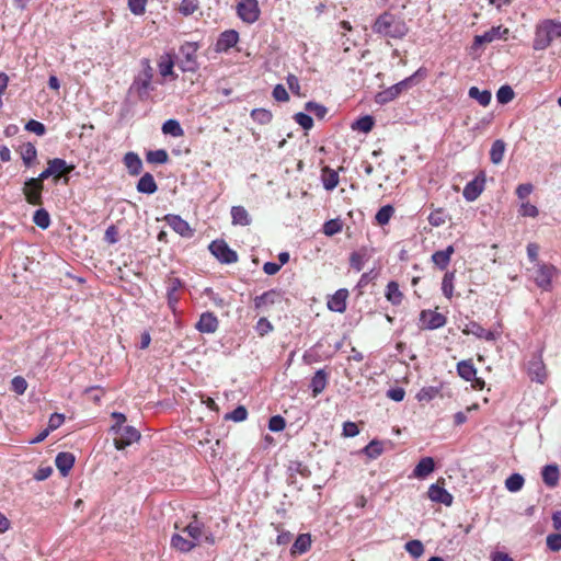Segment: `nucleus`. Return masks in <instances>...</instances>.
I'll list each match as a JSON object with an SVG mask.
<instances>
[{
  "mask_svg": "<svg viewBox=\"0 0 561 561\" xmlns=\"http://www.w3.org/2000/svg\"><path fill=\"white\" fill-rule=\"evenodd\" d=\"M55 463L61 476L66 477L73 467L75 456L71 453H59L56 456Z\"/></svg>",
  "mask_w": 561,
  "mask_h": 561,
  "instance_id": "20",
  "label": "nucleus"
},
{
  "mask_svg": "<svg viewBox=\"0 0 561 561\" xmlns=\"http://www.w3.org/2000/svg\"><path fill=\"white\" fill-rule=\"evenodd\" d=\"M327 385L328 374L323 369L317 370L310 382L312 396L314 398L318 397L325 389Z\"/></svg>",
  "mask_w": 561,
  "mask_h": 561,
  "instance_id": "23",
  "label": "nucleus"
},
{
  "mask_svg": "<svg viewBox=\"0 0 561 561\" xmlns=\"http://www.w3.org/2000/svg\"><path fill=\"white\" fill-rule=\"evenodd\" d=\"M435 462L432 457L422 458L413 470L414 477L424 479L434 471Z\"/></svg>",
  "mask_w": 561,
  "mask_h": 561,
  "instance_id": "24",
  "label": "nucleus"
},
{
  "mask_svg": "<svg viewBox=\"0 0 561 561\" xmlns=\"http://www.w3.org/2000/svg\"><path fill=\"white\" fill-rule=\"evenodd\" d=\"M114 433V446L116 449H124L140 438V433L134 426H112Z\"/></svg>",
  "mask_w": 561,
  "mask_h": 561,
  "instance_id": "3",
  "label": "nucleus"
},
{
  "mask_svg": "<svg viewBox=\"0 0 561 561\" xmlns=\"http://www.w3.org/2000/svg\"><path fill=\"white\" fill-rule=\"evenodd\" d=\"M485 183V174L481 171L472 181L467 183L463 188L462 195L468 202L476 201L483 192Z\"/></svg>",
  "mask_w": 561,
  "mask_h": 561,
  "instance_id": "10",
  "label": "nucleus"
},
{
  "mask_svg": "<svg viewBox=\"0 0 561 561\" xmlns=\"http://www.w3.org/2000/svg\"><path fill=\"white\" fill-rule=\"evenodd\" d=\"M528 374L531 380H536L539 383H543L547 378L546 365L542 360V351L535 354L528 362Z\"/></svg>",
  "mask_w": 561,
  "mask_h": 561,
  "instance_id": "9",
  "label": "nucleus"
},
{
  "mask_svg": "<svg viewBox=\"0 0 561 561\" xmlns=\"http://www.w3.org/2000/svg\"><path fill=\"white\" fill-rule=\"evenodd\" d=\"M404 548L413 558H420L424 553V546L417 539L408 541Z\"/></svg>",
  "mask_w": 561,
  "mask_h": 561,
  "instance_id": "50",
  "label": "nucleus"
},
{
  "mask_svg": "<svg viewBox=\"0 0 561 561\" xmlns=\"http://www.w3.org/2000/svg\"><path fill=\"white\" fill-rule=\"evenodd\" d=\"M394 214V208L391 205L382 206L376 214V221L378 225L383 226L387 225Z\"/></svg>",
  "mask_w": 561,
  "mask_h": 561,
  "instance_id": "48",
  "label": "nucleus"
},
{
  "mask_svg": "<svg viewBox=\"0 0 561 561\" xmlns=\"http://www.w3.org/2000/svg\"><path fill=\"white\" fill-rule=\"evenodd\" d=\"M342 222L339 219H331L324 222L323 232L327 236H333L342 230Z\"/></svg>",
  "mask_w": 561,
  "mask_h": 561,
  "instance_id": "55",
  "label": "nucleus"
},
{
  "mask_svg": "<svg viewBox=\"0 0 561 561\" xmlns=\"http://www.w3.org/2000/svg\"><path fill=\"white\" fill-rule=\"evenodd\" d=\"M542 480L543 482L553 488L558 484L559 481V469L554 465L545 466L542 469Z\"/></svg>",
  "mask_w": 561,
  "mask_h": 561,
  "instance_id": "36",
  "label": "nucleus"
},
{
  "mask_svg": "<svg viewBox=\"0 0 561 561\" xmlns=\"http://www.w3.org/2000/svg\"><path fill=\"white\" fill-rule=\"evenodd\" d=\"M559 37H561V22L545 20L536 28L533 47L536 50L546 49L553 39Z\"/></svg>",
  "mask_w": 561,
  "mask_h": 561,
  "instance_id": "2",
  "label": "nucleus"
},
{
  "mask_svg": "<svg viewBox=\"0 0 561 561\" xmlns=\"http://www.w3.org/2000/svg\"><path fill=\"white\" fill-rule=\"evenodd\" d=\"M33 221L37 227L47 229L50 225V217L48 211L44 208L37 209L34 213Z\"/></svg>",
  "mask_w": 561,
  "mask_h": 561,
  "instance_id": "45",
  "label": "nucleus"
},
{
  "mask_svg": "<svg viewBox=\"0 0 561 561\" xmlns=\"http://www.w3.org/2000/svg\"><path fill=\"white\" fill-rule=\"evenodd\" d=\"M11 388L15 393L23 394L27 389V382L23 377L16 376L11 381Z\"/></svg>",
  "mask_w": 561,
  "mask_h": 561,
  "instance_id": "61",
  "label": "nucleus"
},
{
  "mask_svg": "<svg viewBox=\"0 0 561 561\" xmlns=\"http://www.w3.org/2000/svg\"><path fill=\"white\" fill-rule=\"evenodd\" d=\"M311 547V537L309 534H301L299 535L294 545L291 546L290 553L293 556L295 554H302L307 552Z\"/></svg>",
  "mask_w": 561,
  "mask_h": 561,
  "instance_id": "32",
  "label": "nucleus"
},
{
  "mask_svg": "<svg viewBox=\"0 0 561 561\" xmlns=\"http://www.w3.org/2000/svg\"><path fill=\"white\" fill-rule=\"evenodd\" d=\"M124 164L133 176L139 175L142 171V161L135 152L130 151L124 156Z\"/></svg>",
  "mask_w": 561,
  "mask_h": 561,
  "instance_id": "22",
  "label": "nucleus"
},
{
  "mask_svg": "<svg viewBox=\"0 0 561 561\" xmlns=\"http://www.w3.org/2000/svg\"><path fill=\"white\" fill-rule=\"evenodd\" d=\"M305 107L308 112L313 113L318 118H323L328 113V110L325 106H323L319 103H316V102H311V101L306 103Z\"/></svg>",
  "mask_w": 561,
  "mask_h": 561,
  "instance_id": "57",
  "label": "nucleus"
},
{
  "mask_svg": "<svg viewBox=\"0 0 561 561\" xmlns=\"http://www.w3.org/2000/svg\"><path fill=\"white\" fill-rule=\"evenodd\" d=\"M198 45L196 43L186 42L180 48L181 55L184 57V71H195L197 69L196 51Z\"/></svg>",
  "mask_w": 561,
  "mask_h": 561,
  "instance_id": "12",
  "label": "nucleus"
},
{
  "mask_svg": "<svg viewBox=\"0 0 561 561\" xmlns=\"http://www.w3.org/2000/svg\"><path fill=\"white\" fill-rule=\"evenodd\" d=\"M385 296L393 306H399L403 300V294L399 288V284L394 280L388 283Z\"/></svg>",
  "mask_w": 561,
  "mask_h": 561,
  "instance_id": "31",
  "label": "nucleus"
},
{
  "mask_svg": "<svg viewBox=\"0 0 561 561\" xmlns=\"http://www.w3.org/2000/svg\"><path fill=\"white\" fill-rule=\"evenodd\" d=\"M218 319L213 312H204L201 314L195 328L201 333H214L218 329Z\"/></svg>",
  "mask_w": 561,
  "mask_h": 561,
  "instance_id": "14",
  "label": "nucleus"
},
{
  "mask_svg": "<svg viewBox=\"0 0 561 561\" xmlns=\"http://www.w3.org/2000/svg\"><path fill=\"white\" fill-rule=\"evenodd\" d=\"M462 333L466 335L472 334L479 339H484L486 341L495 340V335L493 332L485 330L474 321L467 323L462 329Z\"/></svg>",
  "mask_w": 561,
  "mask_h": 561,
  "instance_id": "19",
  "label": "nucleus"
},
{
  "mask_svg": "<svg viewBox=\"0 0 561 561\" xmlns=\"http://www.w3.org/2000/svg\"><path fill=\"white\" fill-rule=\"evenodd\" d=\"M248 411L243 405L237 407L232 412L225 415L226 420H232L234 422H242L247 419Z\"/></svg>",
  "mask_w": 561,
  "mask_h": 561,
  "instance_id": "54",
  "label": "nucleus"
},
{
  "mask_svg": "<svg viewBox=\"0 0 561 561\" xmlns=\"http://www.w3.org/2000/svg\"><path fill=\"white\" fill-rule=\"evenodd\" d=\"M137 191L141 194H153L158 190V185L150 173H145L138 181Z\"/></svg>",
  "mask_w": 561,
  "mask_h": 561,
  "instance_id": "27",
  "label": "nucleus"
},
{
  "mask_svg": "<svg viewBox=\"0 0 561 561\" xmlns=\"http://www.w3.org/2000/svg\"><path fill=\"white\" fill-rule=\"evenodd\" d=\"M197 546V542L190 538H184L180 534H174L171 538V547L181 552H190Z\"/></svg>",
  "mask_w": 561,
  "mask_h": 561,
  "instance_id": "26",
  "label": "nucleus"
},
{
  "mask_svg": "<svg viewBox=\"0 0 561 561\" xmlns=\"http://www.w3.org/2000/svg\"><path fill=\"white\" fill-rule=\"evenodd\" d=\"M448 215L445 209L437 208L428 216V222L434 227H439L446 222Z\"/></svg>",
  "mask_w": 561,
  "mask_h": 561,
  "instance_id": "49",
  "label": "nucleus"
},
{
  "mask_svg": "<svg viewBox=\"0 0 561 561\" xmlns=\"http://www.w3.org/2000/svg\"><path fill=\"white\" fill-rule=\"evenodd\" d=\"M506 145L502 139H497L492 144L490 150V159L492 163L499 164L502 162Z\"/></svg>",
  "mask_w": 561,
  "mask_h": 561,
  "instance_id": "37",
  "label": "nucleus"
},
{
  "mask_svg": "<svg viewBox=\"0 0 561 561\" xmlns=\"http://www.w3.org/2000/svg\"><path fill=\"white\" fill-rule=\"evenodd\" d=\"M146 160L149 163H165L169 160V154L164 149L151 150L146 154Z\"/></svg>",
  "mask_w": 561,
  "mask_h": 561,
  "instance_id": "46",
  "label": "nucleus"
},
{
  "mask_svg": "<svg viewBox=\"0 0 561 561\" xmlns=\"http://www.w3.org/2000/svg\"><path fill=\"white\" fill-rule=\"evenodd\" d=\"M147 1L148 0H128V8L136 15L144 14Z\"/></svg>",
  "mask_w": 561,
  "mask_h": 561,
  "instance_id": "63",
  "label": "nucleus"
},
{
  "mask_svg": "<svg viewBox=\"0 0 561 561\" xmlns=\"http://www.w3.org/2000/svg\"><path fill=\"white\" fill-rule=\"evenodd\" d=\"M457 373L462 379L469 381L474 379V376L477 375V369L472 360L468 359L461 360L457 364Z\"/></svg>",
  "mask_w": 561,
  "mask_h": 561,
  "instance_id": "35",
  "label": "nucleus"
},
{
  "mask_svg": "<svg viewBox=\"0 0 561 561\" xmlns=\"http://www.w3.org/2000/svg\"><path fill=\"white\" fill-rule=\"evenodd\" d=\"M471 99L478 101L482 106H488L491 102L492 94L489 90L480 91L477 87H471L468 92Z\"/></svg>",
  "mask_w": 561,
  "mask_h": 561,
  "instance_id": "38",
  "label": "nucleus"
},
{
  "mask_svg": "<svg viewBox=\"0 0 561 561\" xmlns=\"http://www.w3.org/2000/svg\"><path fill=\"white\" fill-rule=\"evenodd\" d=\"M507 33H508L507 28H502V26H493L489 31L484 32L483 34L477 35L474 37V44L482 45V44L491 43L494 39L502 38Z\"/></svg>",
  "mask_w": 561,
  "mask_h": 561,
  "instance_id": "17",
  "label": "nucleus"
},
{
  "mask_svg": "<svg viewBox=\"0 0 561 561\" xmlns=\"http://www.w3.org/2000/svg\"><path fill=\"white\" fill-rule=\"evenodd\" d=\"M348 290L341 288L328 300V308L335 312H344L346 310V299Z\"/></svg>",
  "mask_w": 561,
  "mask_h": 561,
  "instance_id": "16",
  "label": "nucleus"
},
{
  "mask_svg": "<svg viewBox=\"0 0 561 561\" xmlns=\"http://www.w3.org/2000/svg\"><path fill=\"white\" fill-rule=\"evenodd\" d=\"M420 321L422 322V329L435 330L446 324V317L436 311L423 310L420 313Z\"/></svg>",
  "mask_w": 561,
  "mask_h": 561,
  "instance_id": "11",
  "label": "nucleus"
},
{
  "mask_svg": "<svg viewBox=\"0 0 561 561\" xmlns=\"http://www.w3.org/2000/svg\"><path fill=\"white\" fill-rule=\"evenodd\" d=\"M42 191H36V187L28 186L27 181L23 187V193L25 195L26 201L32 205H41L42 204Z\"/></svg>",
  "mask_w": 561,
  "mask_h": 561,
  "instance_id": "41",
  "label": "nucleus"
},
{
  "mask_svg": "<svg viewBox=\"0 0 561 561\" xmlns=\"http://www.w3.org/2000/svg\"><path fill=\"white\" fill-rule=\"evenodd\" d=\"M162 131L165 135H171L173 137H181L183 136V129L180 125V123L175 119H168L162 125Z\"/></svg>",
  "mask_w": 561,
  "mask_h": 561,
  "instance_id": "42",
  "label": "nucleus"
},
{
  "mask_svg": "<svg viewBox=\"0 0 561 561\" xmlns=\"http://www.w3.org/2000/svg\"><path fill=\"white\" fill-rule=\"evenodd\" d=\"M557 272L554 265L537 262L534 280L542 290L549 291L551 289L552 278L556 276Z\"/></svg>",
  "mask_w": 561,
  "mask_h": 561,
  "instance_id": "4",
  "label": "nucleus"
},
{
  "mask_svg": "<svg viewBox=\"0 0 561 561\" xmlns=\"http://www.w3.org/2000/svg\"><path fill=\"white\" fill-rule=\"evenodd\" d=\"M538 213H539L538 208L535 205H533V204H530L528 202L523 203L520 205L519 214L522 216H524V217H533V218H535V217L538 216Z\"/></svg>",
  "mask_w": 561,
  "mask_h": 561,
  "instance_id": "64",
  "label": "nucleus"
},
{
  "mask_svg": "<svg viewBox=\"0 0 561 561\" xmlns=\"http://www.w3.org/2000/svg\"><path fill=\"white\" fill-rule=\"evenodd\" d=\"M209 251L221 263L231 264L238 261L236 251L229 248L224 240H215L209 244Z\"/></svg>",
  "mask_w": 561,
  "mask_h": 561,
  "instance_id": "5",
  "label": "nucleus"
},
{
  "mask_svg": "<svg viewBox=\"0 0 561 561\" xmlns=\"http://www.w3.org/2000/svg\"><path fill=\"white\" fill-rule=\"evenodd\" d=\"M514 91L510 85H502L496 92L497 102L501 104H507L514 99Z\"/></svg>",
  "mask_w": 561,
  "mask_h": 561,
  "instance_id": "51",
  "label": "nucleus"
},
{
  "mask_svg": "<svg viewBox=\"0 0 561 561\" xmlns=\"http://www.w3.org/2000/svg\"><path fill=\"white\" fill-rule=\"evenodd\" d=\"M251 117L254 122L261 125H267L272 122L273 115L268 110L254 108L251 112Z\"/></svg>",
  "mask_w": 561,
  "mask_h": 561,
  "instance_id": "44",
  "label": "nucleus"
},
{
  "mask_svg": "<svg viewBox=\"0 0 561 561\" xmlns=\"http://www.w3.org/2000/svg\"><path fill=\"white\" fill-rule=\"evenodd\" d=\"M374 118L369 115H366V116H363L358 119H356L353 124H352V128L354 130H359V131H363V133H369L373 127H374Z\"/></svg>",
  "mask_w": 561,
  "mask_h": 561,
  "instance_id": "43",
  "label": "nucleus"
},
{
  "mask_svg": "<svg viewBox=\"0 0 561 561\" xmlns=\"http://www.w3.org/2000/svg\"><path fill=\"white\" fill-rule=\"evenodd\" d=\"M454 252H455L454 247L449 245L445 250L436 251L432 255V261L434 262V264L437 267H439L440 270H445L448 266V264L450 262V256H451V254H454Z\"/></svg>",
  "mask_w": 561,
  "mask_h": 561,
  "instance_id": "29",
  "label": "nucleus"
},
{
  "mask_svg": "<svg viewBox=\"0 0 561 561\" xmlns=\"http://www.w3.org/2000/svg\"><path fill=\"white\" fill-rule=\"evenodd\" d=\"M295 121L297 124H299L304 129L309 130L313 126V119L310 115L305 113H297L295 115Z\"/></svg>",
  "mask_w": 561,
  "mask_h": 561,
  "instance_id": "59",
  "label": "nucleus"
},
{
  "mask_svg": "<svg viewBox=\"0 0 561 561\" xmlns=\"http://www.w3.org/2000/svg\"><path fill=\"white\" fill-rule=\"evenodd\" d=\"M322 181L324 188L332 191L339 184V175L334 170L327 167L323 169Z\"/></svg>",
  "mask_w": 561,
  "mask_h": 561,
  "instance_id": "40",
  "label": "nucleus"
},
{
  "mask_svg": "<svg viewBox=\"0 0 561 561\" xmlns=\"http://www.w3.org/2000/svg\"><path fill=\"white\" fill-rule=\"evenodd\" d=\"M232 225L249 226L251 217L243 206H233L231 208Z\"/></svg>",
  "mask_w": 561,
  "mask_h": 561,
  "instance_id": "34",
  "label": "nucleus"
},
{
  "mask_svg": "<svg viewBox=\"0 0 561 561\" xmlns=\"http://www.w3.org/2000/svg\"><path fill=\"white\" fill-rule=\"evenodd\" d=\"M168 225L180 236L190 238L194 231L190 225L178 215H167L164 217Z\"/></svg>",
  "mask_w": 561,
  "mask_h": 561,
  "instance_id": "13",
  "label": "nucleus"
},
{
  "mask_svg": "<svg viewBox=\"0 0 561 561\" xmlns=\"http://www.w3.org/2000/svg\"><path fill=\"white\" fill-rule=\"evenodd\" d=\"M548 549L553 552L561 550V534H550L546 538Z\"/></svg>",
  "mask_w": 561,
  "mask_h": 561,
  "instance_id": "56",
  "label": "nucleus"
},
{
  "mask_svg": "<svg viewBox=\"0 0 561 561\" xmlns=\"http://www.w3.org/2000/svg\"><path fill=\"white\" fill-rule=\"evenodd\" d=\"M199 8L198 0H182L179 11L185 16L193 14Z\"/></svg>",
  "mask_w": 561,
  "mask_h": 561,
  "instance_id": "52",
  "label": "nucleus"
},
{
  "mask_svg": "<svg viewBox=\"0 0 561 561\" xmlns=\"http://www.w3.org/2000/svg\"><path fill=\"white\" fill-rule=\"evenodd\" d=\"M144 70L138 75V77L134 81V87L137 89L139 96L147 95L149 89L151 88V80L153 77V70L150 67L149 60H142Z\"/></svg>",
  "mask_w": 561,
  "mask_h": 561,
  "instance_id": "8",
  "label": "nucleus"
},
{
  "mask_svg": "<svg viewBox=\"0 0 561 561\" xmlns=\"http://www.w3.org/2000/svg\"><path fill=\"white\" fill-rule=\"evenodd\" d=\"M427 494L433 502L442 503L446 506H450L453 504V495L443 486L438 485V483L432 484L428 488Z\"/></svg>",
  "mask_w": 561,
  "mask_h": 561,
  "instance_id": "15",
  "label": "nucleus"
},
{
  "mask_svg": "<svg viewBox=\"0 0 561 561\" xmlns=\"http://www.w3.org/2000/svg\"><path fill=\"white\" fill-rule=\"evenodd\" d=\"M386 444H390V442L373 439L362 451L369 459H377L383 453Z\"/></svg>",
  "mask_w": 561,
  "mask_h": 561,
  "instance_id": "33",
  "label": "nucleus"
},
{
  "mask_svg": "<svg viewBox=\"0 0 561 561\" xmlns=\"http://www.w3.org/2000/svg\"><path fill=\"white\" fill-rule=\"evenodd\" d=\"M239 39V34L234 30L225 31L220 34L217 43L216 48L218 51H226L229 48L233 47Z\"/></svg>",
  "mask_w": 561,
  "mask_h": 561,
  "instance_id": "18",
  "label": "nucleus"
},
{
  "mask_svg": "<svg viewBox=\"0 0 561 561\" xmlns=\"http://www.w3.org/2000/svg\"><path fill=\"white\" fill-rule=\"evenodd\" d=\"M37 151L33 144L27 142L21 147V158L26 167L32 165L36 160Z\"/></svg>",
  "mask_w": 561,
  "mask_h": 561,
  "instance_id": "39",
  "label": "nucleus"
},
{
  "mask_svg": "<svg viewBox=\"0 0 561 561\" xmlns=\"http://www.w3.org/2000/svg\"><path fill=\"white\" fill-rule=\"evenodd\" d=\"M182 531L187 534L191 540L197 542V546L199 545L201 539L204 536L203 525L197 520L196 516H194V520L186 525L182 529Z\"/></svg>",
  "mask_w": 561,
  "mask_h": 561,
  "instance_id": "28",
  "label": "nucleus"
},
{
  "mask_svg": "<svg viewBox=\"0 0 561 561\" xmlns=\"http://www.w3.org/2000/svg\"><path fill=\"white\" fill-rule=\"evenodd\" d=\"M48 167L55 179H59L61 175L68 174L75 169V165H68L67 162L60 158L49 160Z\"/></svg>",
  "mask_w": 561,
  "mask_h": 561,
  "instance_id": "25",
  "label": "nucleus"
},
{
  "mask_svg": "<svg viewBox=\"0 0 561 561\" xmlns=\"http://www.w3.org/2000/svg\"><path fill=\"white\" fill-rule=\"evenodd\" d=\"M279 298L280 294L275 289L265 291L264 294L254 298V307L255 309H262L265 306L275 304L279 300Z\"/></svg>",
  "mask_w": 561,
  "mask_h": 561,
  "instance_id": "30",
  "label": "nucleus"
},
{
  "mask_svg": "<svg viewBox=\"0 0 561 561\" xmlns=\"http://www.w3.org/2000/svg\"><path fill=\"white\" fill-rule=\"evenodd\" d=\"M437 393H438V390L434 387L422 388L417 392L416 399L419 401H431L433 398L436 397Z\"/></svg>",
  "mask_w": 561,
  "mask_h": 561,
  "instance_id": "60",
  "label": "nucleus"
},
{
  "mask_svg": "<svg viewBox=\"0 0 561 561\" xmlns=\"http://www.w3.org/2000/svg\"><path fill=\"white\" fill-rule=\"evenodd\" d=\"M182 287V282L178 277H170L167 280V296L170 308L174 309L179 301L178 290Z\"/></svg>",
  "mask_w": 561,
  "mask_h": 561,
  "instance_id": "21",
  "label": "nucleus"
},
{
  "mask_svg": "<svg viewBox=\"0 0 561 561\" xmlns=\"http://www.w3.org/2000/svg\"><path fill=\"white\" fill-rule=\"evenodd\" d=\"M285 419L280 415H274L270 419L268 428L272 432H280L285 428Z\"/></svg>",
  "mask_w": 561,
  "mask_h": 561,
  "instance_id": "62",
  "label": "nucleus"
},
{
  "mask_svg": "<svg viewBox=\"0 0 561 561\" xmlns=\"http://www.w3.org/2000/svg\"><path fill=\"white\" fill-rule=\"evenodd\" d=\"M413 80V76L391 85L390 88L376 94L375 101L378 104H386L398 98L404 90H407Z\"/></svg>",
  "mask_w": 561,
  "mask_h": 561,
  "instance_id": "7",
  "label": "nucleus"
},
{
  "mask_svg": "<svg viewBox=\"0 0 561 561\" xmlns=\"http://www.w3.org/2000/svg\"><path fill=\"white\" fill-rule=\"evenodd\" d=\"M453 280L454 273H446L442 282V290L447 298H450L453 295Z\"/></svg>",
  "mask_w": 561,
  "mask_h": 561,
  "instance_id": "58",
  "label": "nucleus"
},
{
  "mask_svg": "<svg viewBox=\"0 0 561 561\" xmlns=\"http://www.w3.org/2000/svg\"><path fill=\"white\" fill-rule=\"evenodd\" d=\"M376 34L391 38H402L407 35L409 28L405 22L394 15L385 12L380 14L373 25Z\"/></svg>",
  "mask_w": 561,
  "mask_h": 561,
  "instance_id": "1",
  "label": "nucleus"
},
{
  "mask_svg": "<svg viewBox=\"0 0 561 561\" xmlns=\"http://www.w3.org/2000/svg\"><path fill=\"white\" fill-rule=\"evenodd\" d=\"M524 485V478L519 473H513L505 480V486L510 492H517Z\"/></svg>",
  "mask_w": 561,
  "mask_h": 561,
  "instance_id": "47",
  "label": "nucleus"
},
{
  "mask_svg": "<svg viewBox=\"0 0 561 561\" xmlns=\"http://www.w3.org/2000/svg\"><path fill=\"white\" fill-rule=\"evenodd\" d=\"M49 176H54L53 173H51V170L49 167H47V169H45L38 178H32V179H28L27 180V185L28 186H34L36 187V191L38 190H43V181L48 179Z\"/></svg>",
  "mask_w": 561,
  "mask_h": 561,
  "instance_id": "53",
  "label": "nucleus"
},
{
  "mask_svg": "<svg viewBox=\"0 0 561 561\" xmlns=\"http://www.w3.org/2000/svg\"><path fill=\"white\" fill-rule=\"evenodd\" d=\"M237 13L248 24L256 22L261 13L257 0H241L237 5Z\"/></svg>",
  "mask_w": 561,
  "mask_h": 561,
  "instance_id": "6",
  "label": "nucleus"
}]
</instances>
